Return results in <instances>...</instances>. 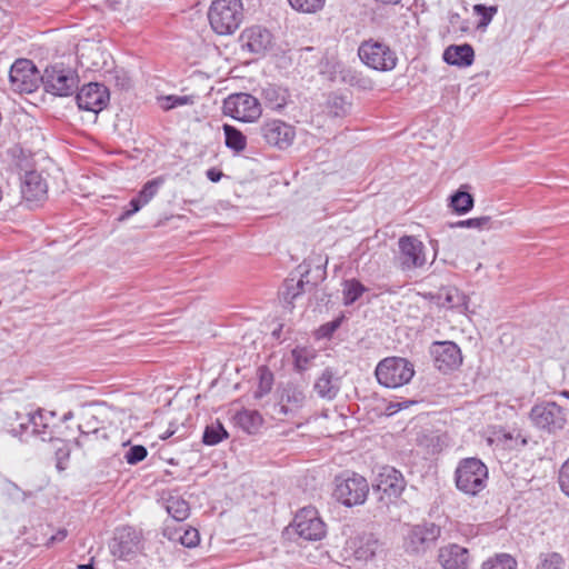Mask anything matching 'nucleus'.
I'll list each match as a JSON object with an SVG mask.
<instances>
[{
  "label": "nucleus",
  "instance_id": "nucleus-1",
  "mask_svg": "<svg viewBox=\"0 0 569 569\" xmlns=\"http://www.w3.org/2000/svg\"><path fill=\"white\" fill-rule=\"evenodd\" d=\"M56 413L37 409L27 412H16L17 426L12 425V433L22 437L31 435L41 441H52L56 439Z\"/></svg>",
  "mask_w": 569,
  "mask_h": 569
},
{
  "label": "nucleus",
  "instance_id": "nucleus-2",
  "mask_svg": "<svg viewBox=\"0 0 569 569\" xmlns=\"http://www.w3.org/2000/svg\"><path fill=\"white\" fill-rule=\"evenodd\" d=\"M212 30L220 34H232L243 20L241 0H213L208 12Z\"/></svg>",
  "mask_w": 569,
  "mask_h": 569
},
{
  "label": "nucleus",
  "instance_id": "nucleus-3",
  "mask_svg": "<svg viewBox=\"0 0 569 569\" xmlns=\"http://www.w3.org/2000/svg\"><path fill=\"white\" fill-rule=\"evenodd\" d=\"M455 480L461 492L477 496L487 486L488 468L477 458H466L459 462Z\"/></svg>",
  "mask_w": 569,
  "mask_h": 569
},
{
  "label": "nucleus",
  "instance_id": "nucleus-4",
  "mask_svg": "<svg viewBox=\"0 0 569 569\" xmlns=\"http://www.w3.org/2000/svg\"><path fill=\"white\" fill-rule=\"evenodd\" d=\"M529 419L537 429L555 435L567 425L568 413L555 401H542L531 408Z\"/></svg>",
  "mask_w": 569,
  "mask_h": 569
},
{
  "label": "nucleus",
  "instance_id": "nucleus-5",
  "mask_svg": "<svg viewBox=\"0 0 569 569\" xmlns=\"http://www.w3.org/2000/svg\"><path fill=\"white\" fill-rule=\"evenodd\" d=\"M413 375L412 363L400 357L386 358L376 368L378 382L387 388L401 387L408 383Z\"/></svg>",
  "mask_w": 569,
  "mask_h": 569
},
{
  "label": "nucleus",
  "instance_id": "nucleus-6",
  "mask_svg": "<svg viewBox=\"0 0 569 569\" xmlns=\"http://www.w3.org/2000/svg\"><path fill=\"white\" fill-rule=\"evenodd\" d=\"M333 497L347 507L362 505L369 492L365 477L357 473H343L335 480Z\"/></svg>",
  "mask_w": 569,
  "mask_h": 569
},
{
  "label": "nucleus",
  "instance_id": "nucleus-7",
  "mask_svg": "<svg viewBox=\"0 0 569 569\" xmlns=\"http://www.w3.org/2000/svg\"><path fill=\"white\" fill-rule=\"evenodd\" d=\"M358 56L366 66L378 71L392 70L398 60L396 52L389 46L373 39L360 44Z\"/></svg>",
  "mask_w": 569,
  "mask_h": 569
},
{
  "label": "nucleus",
  "instance_id": "nucleus-8",
  "mask_svg": "<svg viewBox=\"0 0 569 569\" xmlns=\"http://www.w3.org/2000/svg\"><path fill=\"white\" fill-rule=\"evenodd\" d=\"M441 535V528L432 522L407 526L403 547L409 553H423L432 548Z\"/></svg>",
  "mask_w": 569,
  "mask_h": 569
},
{
  "label": "nucleus",
  "instance_id": "nucleus-9",
  "mask_svg": "<svg viewBox=\"0 0 569 569\" xmlns=\"http://www.w3.org/2000/svg\"><path fill=\"white\" fill-rule=\"evenodd\" d=\"M223 113L238 121L253 122L261 116L259 100L249 93H234L223 101Z\"/></svg>",
  "mask_w": 569,
  "mask_h": 569
},
{
  "label": "nucleus",
  "instance_id": "nucleus-10",
  "mask_svg": "<svg viewBox=\"0 0 569 569\" xmlns=\"http://www.w3.org/2000/svg\"><path fill=\"white\" fill-rule=\"evenodd\" d=\"M42 76L29 59H18L11 66L9 79L11 87L19 93H31L38 89Z\"/></svg>",
  "mask_w": 569,
  "mask_h": 569
},
{
  "label": "nucleus",
  "instance_id": "nucleus-11",
  "mask_svg": "<svg viewBox=\"0 0 569 569\" xmlns=\"http://www.w3.org/2000/svg\"><path fill=\"white\" fill-rule=\"evenodd\" d=\"M41 82L44 90L59 97L71 96L78 88L79 79L72 70L47 68Z\"/></svg>",
  "mask_w": 569,
  "mask_h": 569
},
{
  "label": "nucleus",
  "instance_id": "nucleus-12",
  "mask_svg": "<svg viewBox=\"0 0 569 569\" xmlns=\"http://www.w3.org/2000/svg\"><path fill=\"white\" fill-rule=\"evenodd\" d=\"M430 353L435 367L443 373L458 369L462 363L461 350L452 341H435L430 347Z\"/></svg>",
  "mask_w": 569,
  "mask_h": 569
},
{
  "label": "nucleus",
  "instance_id": "nucleus-13",
  "mask_svg": "<svg viewBox=\"0 0 569 569\" xmlns=\"http://www.w3.org/2000/svg\"><path fill=\"white\" fill-rule=\"evenodd\" d=\"M297 533L306 540H320L326 533V526L313 507H305L295 517Z\"/></svg>",
  "mask_w": 569,
  "mask_h": 569
},
{
  "label": "nucleus",
  "instance_id": "nucleus-14",
  "mask_svg": "<svg viewBox=\"0 0 569 569\" xmlns=\"http://www.w3.org/2000/svg\"><path fill=\"white\" fill-rule=\"evenodd\" d=\"M76 101L79 109L98 114L109 102V91L106 86L91 82L80 89Z\"/></svg>",
  "mask_w": 569,
  "mask_h": 569
},
{
  "label": "nucleus",
  "instance_id": "nucleus-15",
  "mask_svg": "<svg viewBox=\"0 0 569 569\" xmlns=\"http://www.w3.org/2000/svg\"><path fill=\"white\" fill-rule=\"evenodd\" d=\"M399 261L403 270L422 267L426 263L425 246L413 236H403L398 241Z\"/></svg>",
  "mask_w": 569,
  "mask_h": 569
},
{
  "label": "nucleus",
  "instance_id": "nucleus-16",
  "mask_svg": "<svg viewBox=\"0 0 569 569\" xmlns=\"http://www.w3.org/2000/svg\"><path fill=\"white\" fill-rule=\"evenodd\" d=\"M383 551L372 533H363L347 541L346 552L358 561H369Z\"/></svg>",
  "mask_w": 569,
  "mask_h": 569
},
{
  "label": "nucleus",
  "instance_id": "nucleus-17",
  "mask_svg": "<svg viewBox=\"0 0 569 569\" xmlns=\"http://www.w3.org/2000/svg\"><path fill=\"white\" fill-rule=\"evenodd\" d=\"M259 133L264 141L280 149L287 148L291 144L295 138V130L288 123L281 120H269L259 127Z\"/></svg>",
  "mask_w": 569,
  "mask_h": 569
},
{
  "label": "nucleus",
  "instance_id": "nucleus-18",
  "mask_svg": "<svg viewBox=\"0 0 569 569\" xmlns=\"http://www.w3.org/2000/svg\"><path fill=\"white\" fill-rule=\"evenodd\" d=\"M306 401L305 390L297 385L288 383L280 393L277 411L286 417H297Z\"/></svg>",
  "mask_w": 569,
  "mask_h": 569
},
{
  "label": "nucleus",
  "instance_id": "nucleus-19",
  "mask_svg": "<svg viewBox=\"0 0 569 569\" xmlns=\"http://www.w3.org/2000/svg\"><path fill=\"white\" fill-rule=\"evenodd\" d=\"M378 490L390 497H398L406 487L402 473L393 467H382L376 480Z\"/></svg>",
  "mask_w": 569,
  "mask_h": 569
},
{
  "label": "nucleus",
  "instance_id": "nucleus-20",
  "mask_svg": "<svg viewBox=\"0 0 569 569\" xmlns=\"http://www.w3.org/2000/svg\"><path fill=\"white\" fill-rule=\"evenodd\" d=\"M139 542L140 538L134 529L130 527L118 529L114 543L112 545V552L119 558H128L138 550Z\"/></svg>",
  "mask_w": 569,
  "mask_h": 569
},
{
  "label": "nucleus",
  "instance_id": "nucleus-21",
  "mask_svg": "<svg viewBox=\"0 0 569 569\" xmlns=\"http://www.w3.org/2000/svg\"><path fill=\"white\" fill-rule=\"evenodd\" d=\"M316 393L326 400H332L340 390V378L331 368H326L313 383Z\"/></svg>",
  "mask_w": 569,
  "mask_h": 569
},
{
  "label": "nucleus",
  "instance_id": "nucleus-22",
  "mask_svg": "<svg viewBox=\"0 0 569 569\" xmlns=\"http://www.w3.org/2000/svg\"><path fill=\"white\" fill-rule=\"evenodd\" d=\"M241 38L244 46L253 53L264 52L272 42L271 33L260 26L247 29Z\"/></svg>",
  "mask_w": 569,
  "mask_h": 569
},
{
  "label": "nucleus",
  "instance_id": "nucleus-23",
  "mask_svg": "<svg viewBox=\"0 0 569 569\" xmlns=\"http://www.w3.org/2000/svg\"><path fill=\"white\" fill-rule=\"evenodd\" d=\"M439 560L445 569H467L469 551L458 545H450L440 549Z\"/></svg>",
  "mask_w": 569,
  "mask_h": 569
},
{
  "label": "nucleus",
  "instance_id": "nucleus-24",
  "mask_svg": "<svg viewBox=\"0 0 569 569\" xmlns=\"http://www.w3.org/2000/svg\"><path fill=\"white\" fill-rule=\"evenodd\" d=\"M21 193L27 201H38L47 193V183L36 171L24 174L21 184Z\"/></svg>",
  "mask_w": 569,
  "mask_h": 569
},
{
  "label": "nucleus",
  "instance_id": "nucleus-25",
  "mask_svg": "<svg viewBox=\"0 0 569 569\" xmlns=\"http://www.w3.org/2000/svg\"><path fill=\"white\" fill-rule=\"evenodd\" d=\"M475 58L473 48L468 44H452L449 46L443 52V60L448 64L458 67H469L472 64Z\"/></svg>",
  "mask_w": 569,
  "mask_h": 569
},
{
  "label": "nucleus",
  "instance_id": "nucleus-26",
  "mask_svg": "<svg viewBox=\"0 0 569 569\" xmlns=\"http://www.w3.org/2000/svg\"><path fill=\"white\" fill-rule=\"evenodd\" d=\"M288 99V91L282 87L268 84L262 89V100L272 110L282 109L287 104Z\"/></svg>",
  "mask_w": 569,
  "mask_h": 569
},
{
  "label": "nucleus",
  "instance_id": "nucleus-27",
  "mask_svg": "<svg viewBox=\"0 0 569 569\" xmlns=\"http://www.w3.org/2000/svg\"><path fill=\"white\" fill-rule=\"evenodd\" d=\"M164 507L176 522H182L190 515L189 503L179 496H169L166 499Z\"/></svg>",
  "mask_w": 569,
  "mask_h": 569
},
{
  "label": "nucleus",
  "instance_id": "nucleus-28",
  "mask_svg": "<svg viewBox=\"0 0 569 569\" xmlns=\"http://www.w3.org/2000/svg\"><path fill=\"white\" fill-rule=\"evenodd\" d=\"M291 355L295 368L300 372L308 370L318 356L317 350L311 347H296Z\"/></svg>",
  "mask_w": 569,
  "mask_h": 569
},
{
  "label": "nucleus",
  "instance_id": "nucleus-29",
  "mask_svg": "<svg viewBox=\"0 0 569 569\" xmlns=\"http://www.w3.org/2000/svg\"><path fill=\"white\" fill-rule=\"evenodd\" d=\"M237 425L248 433H254L262 425V417L256 410H243L236 416Z\"/></svg>",
  "mask_w": 569,
  "mask_h": 569
},
{
  "label": "nucleus",
  "instance_id": "nucleus-30",
  "mask_svg": "<svg viewBox=\"0 0 569 569\" xmlns=\"http://www.w3.org/2000/svg\"><path fill=\"white\" fill-rule=\"evenodd\" d=\"M224 132V143L226 147L233 150L234 152H241L247 147V138L246 136L230 124H223Z\"/></svg>",
  "mask_w": 569,
  "mask_h": 569
},
{
  "label": "nucleus",
  "instance_id": "nucleus-31",
  "mask_svg": "<svg viewBox=\"0 0 569 569\" xmlns=\"http://www.w3.org/2000/svg\"><path fill=\"white\" fill-rule=\"evenodd\" d=\"M450 207L458 213L465 214L469 212L473 207V197L462 190L459 189L450 197Z\"/></svg>",
  "mask_w": 569,
  "mask_h": 569
},
{
  "label": "nucleus",
  "instance_id": "nucleus-32",
  "mask_svg": "<svg viewBox=\"0 0 569 569\" xmlns=\"http://www.w3.org/2000/svg\"><path fill=\"white\" fill-rule=\"evenodd\" d=\"M196 101V96H176V94H169V96H161L158 97V103L161 109L168 111L173 108L193 104Z\"/></svg>",
  "mask_w": 569,
  "mask_h": 569
},
{
  "label": "nucleus",
  "instance_id": "nucleus-33",
  "mask_svg": "<svg viewBox=\"0 0 569 569\" xmlns=\"http://www.w3.org/2000/svg\"><path fill=\"white\" fill-rule=\"evenodd\" d=\"M226 438H228V432L219 421H216L206 427L202 441L207 446H214Z\"/></svg>",
  "mask_w": 569,
  "mask_h": 569
},
{
  "label": "nucleus",
  "instance_id": "nucleus-34",
  "mask_svg": "<svg viewBox=\"0 0 569 569\" xmlns=\"http://www.w3.org/2000/svg\"><path fill=\"white\" fill-rule=\"evenodd\" d=\"M366 290V287L356 279L346 280L343 283V303L346 306L355 303Z\"/></svg>",
  "mask_w": 569,
  "mask_h": 569
},
{
  "label": "nucleus",
  "instance_id": "nucleus-35",
  "mask_svg": "<svg viewBox=\"0 0 569 569\" xmlns=\"http://www.w3.org/2000/svg\"><path fill=\"white\" fill-rule=\"evenodd\" d=\"M482 569H517L516 559L508 553H497L496 556L486 560Z\"/></svg>",
  "mask_w": 569,
  "mask_h": 569
},
{
  "label": "nucleus",
  "instance_id": "nucleus-36",
  "mask_svg": "<svg viewBox=\"0 0 569 569\" xmlns=\"http://www.w3.org/2000/svg\"><path fill=\"white\" fill-rule=\"evenodd\" d=\"M98 423L99 422L97 418L93 416L86 423H80L78 427L80 437L76 440V445L79 447H84L89 442L91 436L98 437L101 431V429L98 427Z\"/></svg>",
  "mask_w": 569,
  "mask_h": 569
},
{
  "label": "nucleus",
  "instance_id": "nucleus-37",
  "mask_svg": "<svg viewBox=\"0 0 569 569\" xmlns=\"http://www.w3.org/2000/svg\"><path fill=\"white\" fill-rule=\"evenodd\" d=\"M291 8L301 13H316L320 11L326 0H288Z\"/></svg>",
  "mask_w": 569,
  "mask_h": 569
},
{
  "label": "nucleus",
  "instance_id": "nucleus-38",
  "mask_svg": "<svg viewBox=\"0 0 569 569\" xmlns=\"http://www.w3.org/2000/svg\"><path fill=\"white\" fill-rule=\"evenodd\" d=\"M443 295V305L448 308H467V297L457 288H448Z\"/></svg>",
  "mask_w": 569,
  "mask_h": 569
},
{
  "label": "nucleus",
  "instance_id": "nucleus-39",
  "mask_svg": "<svg viewBox=\"0 0 569 569\" xmlns=\"http://www.w3.org/2000/svg\"><path fill=\"white\" fill-rule=\"evenodd\" d=\"M565 560L558 552H548L540 555V562L537 569H563Z\"/></svg>",
  "mask_w": 569,
  "mask_h": 569
},
{
  "label": "nucleus",
  "instance_id": "nucleus-40",
  "mask_svg": "<svg viewBox=\"0 0 569 569\" xmlns=\"http://www.w3.org/2000/svg\"><path fill=\"white\" fill-rule=\"evenodd\" d=\"M162 184L161 178H156L150 181H148L142 189L140 190L137 198L146 206L148 204L151 199L157 194L160 186Z\"/></svg>",
  "mask_w": 569,
  "mask_h": 569
},
{
  "label": "nucleus",
  "instance_id": "nucleus-41",
  "mask_svg": "<svg viewBox=\"0 0 569 569\" xmlns=\"http://www.w3.org/2000/svg\"><path fill=\"white\" fill-rule=\"evenodd\" d=\"M184 527L186 525H182L181 522H167L163 528V536L172 542L180 543Z\"/></svg>",
  "mask_w": 569,
  "mask_h": 569
},
{
  "label": "nucleus",
  "instance_id": "nucleus-42",
  "mask_svg": "<svg viewBox=\"0 0 569 569\" xmlns=\"http://www.w3.org/2000/svg\"><path fill=\"white\" fill-rule=\"evenodd\" d=\"M200 541L199 531L190 526L184 527L180 540V545L187 548L196 547Z\"/></svg>",
  "mask_w": 569,
  "mask_h": 569
},
{
  "label": "nucleus",
  "instance_id": "nucleus-43",
  "mask_svg": "<svg viewBox=\"0 0 569 569\" xmlns=\"http://www.w3.org/2000/svg\"><path fill=\"white\" fill-rule=\"evenodd\" d=\"M148 455L146 447L141 445L132 446L124 455V459L129 465H137L142 461Z\"/></svg>",
  "mask_w": 569,
  "mask_h": 569
},
{
  "label": "nucleus",
  "instance_id": "nucleus-44",
  "mask_svg": "<svg viewBox=\"0 0 569 569\" xmlns=\"http://www.w3.org/2000/svg\"><path fill=\"white\" fill-rule=\"evenodd\" d=\"M473 11L477 14L481 16L479 26H488L491 22L493 16L496 14L497 8L486 7L485 4H476L473 7Z\"/></svg>",
  "mask_w": 569,
  "mask_h": 569
},
{
  "label": "nucleus",
  "instance_id": "nucleus-45",
  "mask_svg": "<svg viewBox=\"0 0 569 569\" xmlns=\"http://www.w3.org/2000/svg\"><path fill=\"white\" fill-rule=\"evenodd\" d=\"M458 226L467 227V228L489 229L490 228V218L489 217L471 218V219L458 222Z\"/></svg>",
  "mask_w": 569,
  "mask_h": 569
},
{
  "label": "nucleus",
  "instance_id": "nucleus-46",
  "mask_svg": "<svg viewBox=\"0 0 569 569\" xmlns=\"http://www.w3.org/2000/svg\"><path fill=\"white\" fill-rule=\"evenodd\" d=\"M559 486L562 492L569 497V458L559 470Z\"/></svg>",
  "mask_w": 569,
  "mask_h": 569
},
{
  "label": "nucleus",
  "instance_id": "nucleus-47",
  "mask_svg": "<svg viewBox=\"0 0 569 569\" xmlns=\"http://www.w3.org/2000/svg\"><path fill=\"white\" fill-rule=\"evenodd\" d=\"M272 386V375L262 372L260 376V383H259V390L256 391V398H261L266 393H268L271 390Z\"/></svg>",
  "mask_w": 569,
  "mask_h": 569
},
{
  "label": "nucleus",
  "instance_id": "nucleus-48",
  "mask_svg": "<svg viewBox=\"0 0 569 569\" xmlns=\"http://www.w3.org/2000/svg\"><path fill=\"white\" fill-rule=\"evenodd\" d=\"M342 318H337L330 322L322 325L319 329V333L322 338H329L333 332L341 326Z\"/></svg>",
  "mask_w": 569,
  "mask_h": 569
},
{
  "label": "nucleus",
  "instance_id": "nucleus-49",
  "mask_svg": "<svg viewBox=\"0 0 569 569\" xmlns=\"http://www.w3.org/2000/svg\"><path fill=\"white\" fill-rule=\"evenodd\" d=\"M142 207H144V204L137 197L132 198L129 202V209L121 214L120 219L124 220L131 217L132 214L138 212Z\"/></svg>",
  "mask_w": 569,
  "mask_h": 569
},
{
  "label": "nucleus",
  "instance_id": "nucleus-50",
  "mask_svg": "<svg viewBox=\"0 0 569 569\" xmlns=\"http://www.w3.org/2000/svg\"><path fill=\"white\" fill-rule=\"evenodd\" d=\"M207 178L212 182L220 181L221 177L223 176L222 172L216 168H211L207 170L206 172Z\"/></svg>",
  "mask_w": 569,
  "mask_h": 569
},
{
  "label": "nucleus",
  "instance_id": "nucleus-51",
  "mask_svg": "<svg viewBox=\"0 0 569 569\" xmlns=\"http://www.w3.org/2000/svg\"><path fill=\"white\" fill-rule=\"evenodd\" d=\"M67 533L68 532H67L66 529L58 530V532L56 535L51 536V538L48 541V545H53L56 542H61L62 540L66 539Z\"/></svg>",
  "mask_w": 569,
  "mask_h": 569
},
{
  "label": "nucleus",
  "instance_id": "nucleus-52",
  "mask_svg": "<svg viewBox=\"0 0 569 569\" xmlns=\"http://www.w3.org/2000/svg\"><path fill=\"white\" fill-rule=\"evenodd\" d=\"M296 290L291 293V298L295 299L297 296H299L303 290V280L300 279L296 284Z\"/></svg>",
  "mask_w": 569,
  "mask_h": 569
},
{
  "label": "nucleus",
  "instance_id": "nucleus-53",
  "mask_svg": "<svg viewBox=\"0 0 569 569\" xmlns=\"http://www.w3.org/2000/svg\"><path fill=\"white\" fill-rule=\"evenodd\" d=\"M174 433V430H167L159 436L160 439L166 440Z\"/></svg>",
  "mask_w": 569,
  "mask_h": 569
},
{
  "label": "nucleus",
  "instance_id": "nucleus-54",
  "mask_svg": "<svg viewBox=\"0 0 569 569\" xmlns=\"http://www.w3.org/2000/svg\"><path fill=\"white\" fill-rule=\"evenodd\" d=\"M118 84L121 86V88H127L129 86V79L126 77V74H123L121 82Z\"/></svg>",
  "mask_w": 569,
  "mask_h": 569
},
{
  "label": "nucleus",
  "instance_id": "nucleus-55",
  "mask_svg": "<svg viewBox=\"0 0 569 569\" xmlns=\"http://www.w3.org/2000/svg\"><path fill=\"white\" fill-rule=\"evenodd\" d=\"M73 418V412L72 411H68L63 415L62 417V421H67V420H70Z\"/></svg>",
  "mask_w": 569,
  "mask_h": 569
},
{
  "label": "nucleus",
  "instance_id": "nucleus-56",
  "mask_svg": "<svg viewBox=\"0 0 569 569\" xmlns=\"http://www.w3.org/2000/svg\"><path fill=\"white\" fill-rule=\"evenodd\" d=\"M561 395H562L563 397H566L567 399H569V391H562V392H561Z\"/></svg>",
  "mask_w": 569,
  "mask_h": 569
}]
</instances>
